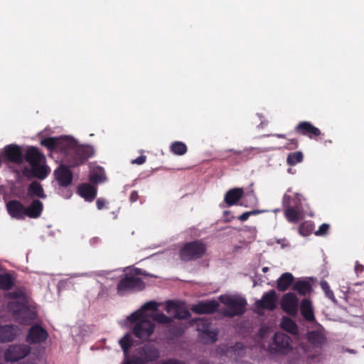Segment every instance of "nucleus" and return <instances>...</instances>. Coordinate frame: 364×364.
Masks as SVG:
<instances>
[{
	"label": "nucleus",
	"mask_w": 364,
	"mask_h": 364,
	"mask_svg": "<svg viewBox=\"0 0 364 364\" xmlns=\"http://www.w3.org/2000/svg\"><path fill=\"white\" fill-rule=\"evenodd\" d=\"M206 250L205 245L200 241L186 243L180 250V257L183 261H190L202 257Z\"/></svg>",
	"instance_id": "7"
},
{
	"label": "nucleus",
	"mask_w": 364,
	"mask_h": 364,
	"mask_svg": "<svg viewBox=\"0 0 364 364\" xmlns=\"http://www.w3.org/2000/svg\"><path fill=\"white\" fill-rule=\"evenodd\" d=\"M97 206L98 209H102L105 206V200L103 199L99 198L97 200Z\"/></svg>",
	"instance_id": "47"
},
{
	"label": "nucleus",
	"mask_w": 364,
	"mask_h": 364,
	"mask_svg": "<svg viewBox=\"0 0 364 364\" xmlns=\"http://www.w3.org/2000/svg\"><path fill=\"white\" fill-rule=\"evenodd\" d=\"M131 321L136 322L133 333L136 337L143 341H146L153 333L155 325L150 320L144 316L143 312L136 311L128 317Z\"/></svg>",
	"instance_id": "3"
},
{
	"label": "nucleus",
	"mask_w": 364,
	"mask_h": 364,
	"mask_svg": "<svg viewBox=\"0 0 364 364\" xmlns=\"http://www.w3.org/2000/svg\"><path fill=\"white\" fill-rule=\"evenodd\" d=\"M220 301L225 306L221 310L224 316L234 317L243 314L246 310V300L236 295H222L219 297Z\"/></svg>",
	"instance_id": "2"
},
{
	"label": "nucleus",
	"mask_w": 364,
	"mask_h": 364,
	"mask_svg": "<svg viewBox=\"0 0 364 364\" xmlns=\"http://www.w3.org/2000/svg\"><path fill=\"white\" fill-rule=\"evenodd\" d=\"M299 233L304 236H306V235H309V231H306L305 230V225L303 224L301 225L299 228Z\"/></svg>",
	"instance_id": "46"
},
{
	"label": "nucleus",
	"mask_w": 364,
	"mask_h": 364,
	"mask_svg": "<svg viewBox=\"0 0 364 364\" xmlns=\"http://www.w3.org/2000/svg\"><path fill=\"white\" fill-rule=\"evenodd\" d=\"M93 154L92 149L88 146H80L76 143L75 147L72 151V161H70V166H78L90 157Z\"/></svg>",
	"instance_id": "11"
},
{
	"label": "nucleus",
	"mask_w": 364,
	"mask_h": 364,
	"mask_svg": "<svg viewBox=\"0 0 364 364\" xmlns=\"http://www.w3.org/2000/svg\"><path fill=\"white\" fill-rule=\"evenodd\" d=\"M287 201L292 208L301 207L300 195L298 193H291L290 191H288L283 197V206L284 208H287L285 201Z\"/></svg>",
	"instance_id": "27"
},
{
	"label": "nucleus",
	"mask_w": 364,
	"mask_h": 364,
	"mask_svg": "<svg viewBox=\"0 0 364 364\" xmlns=\"http://www.w3.org/2000/svg\"><path fill=\"white\" fill-rule=\"evenodd\" d=\"M301 311L303 316L309 321H314V315L311 302L308 299L303 300L301 305Z\"/></svg>",
	"instance_id": "29"
},
{
	"label": "nucleus",
	"mask_w": 364,
	"mask_h": 364,
	"mask_svg": "<svg viewBox=\"0 0 364 364\" xmlns=\"http://www.w3.org/2000/svg\"><path fill=\"white\" fill-rule=\"evenodd\" d=\"M48 337L47 331L38 325L33 326L28 333L27 341L30 343H40Z\"/></svg>",
	"instance_id": "16"
},
{
	"label": "nucleus",
	"mask_w": 364,
	"mask_h": 364,
	"mask_svg": "<svg viewBox=\"0 0 364 364\" xmlns=\"http://www.w3.org/2000/svg\"><path fill=\"white\" fill-rule=\"evenodd\" d=\"M218 306V302L213 300L195 304L192 306L191 309L197 314H211L214 312Z\"/></svg>",
	"instance_id": "19"
},
{
	"label": "nucleus",
	"mask_w": 364,
	"mask_h": 364,
	"mask_svg": "<svg viewBox=\"0 0 364 364\" xmlns=\"http://www.w3.org/2000/svg\"><path fill=\"white\" fill-rule=\"evenodd\" d=\"M25 159L34 169L38 178L43 179L47 176L49 170L45 164L46 158L38 149L33 146L28 148L25 154Z\"/></svg>",
	"instance_id": "4"
},
{
	"label": "nucleus",
	"mask_w": 364,
	"mask_h": 364,
	"mask_svg": "<svg viewBox=\"0 0 364 364\" xmlns=\"http://www.w3.org/2000/svg\"><path fill=\"white\" fill-rule=\"evenodd\" d=\"M259 211L253 210L250 212H245L238 217V219L241 221H245L248 219L250 215H256Z\"/></svg>",
	"instance_id": "43"
},
{
	"label": "nucleus",
	"mask_w": 364,
	"mask_h": 364,
	"mask_svg": "<svg viewBox=\"0 0 364 364\" xmlns=\"http://www.w3.org/2000/svg\"><path fill=\"white\" fill-rule=\"evenodd\" d=\"M78 193L87 201H92L97 195V189L89 183H83L79 186Z\"/></svg>",
	"instance_id": "22"
},
{
	"label": "nucleus",
	"mask_w": 364,
	"mask_h": 364,
	"mask_svg": "<svg viewBox=\"0 0 364 364\" xmlns=\"http://www.w3.org/2000/svg\"><path fill=\"white\" fill-rule=\"evenodd\" d=\"M132 275H127L124 279H121L117 285V292L122 295L128 291L134 290H142L144 287V283L139 277H136L137 275H145L149 276L139 269H134Z\"/></svg>",
	"instance_id": "5"
},
{
	"label": "nucleus",
	"mask_w": 364,
	"mask_h": 364,
	"mask_svg": "<svg viewBox=\"0 0 364 364\" xmlns=\"http://www.w3.org/2000/svg\"><path fill=\"white\" fill-rule=\"evenodd\" d=\"M152 318L154 321L162 324H168L171 323L173 320L171 317H168L163 313L153 314Z\"/></svg>",
	"instance_id": "38"
},
{
	"label": "nucleus",
	"mask_w": 364,
	"mask_h": 364,
	"mask_svg": "<svg viewBox=\"0 0 364 364\" xmlns=\"http://www.w3.org/2000/svg\"><path fill=\"white\" fill-rule=\"evenodd\" d=\"M244 191L240 188H235L229 190L225 196L224 200L228 205L236 204L243 196Z\"/></svg>",
	"instance_id": "21"
},
{
	"label": "nucleus",
	"mask_w": 364,
	"mask_h": 364,
	"mask_svg": "<svg viewBox=\"0 0 364 364\" xmlns=\"http://www.w3.org/2000/svg\"><path fill=\"white\" fill-rule=\"evenodd\" d=\"M145 161H146V156H140L138 158H136V159L133 160L132 161V163L141 165V164H143L145 162Z\"/></svg>",
	"instance_id": "45"
},
{
	"label": "nucleus",
	"mask_w": 364,
	"mask_h": 364,
	"mask_svg": "<svg viewBox=\"0 0 364 364\" xmlns=\"http://www.w3.org/2000/svg\"><path fill=\"white\" fill-rule=\"evenodd\" d=\"M59 137H49L41 141V144L49 149H59Z\"/></svg>",
	"instance_id": "33"
},
{
	"label": "nucleus",
	"mask_w": 364,
	"mask_h": 364,
	"mask_svg": "<svg viewBox=\"0 0 364 364\" xmlns=\"http://www.w3.org/2000/svg\"><path fill=\"white\" fill-rule=\"evenodd\" d=\"M321 287L322 289L324 291V292L326 293V296L330 299H331L333 301H336V299H335V296L333 295V293L330 289V287H329L328 282H326V281H322L321 282Z\"/></svg>",
	"instance_id": "40"
},
{
	"label": "nucleus",
	"mask_w": 364,
	"mask_h": 364,
	"mask_svg": "<svg viewBox=\"0 0 364 364\" xmlns=\"http://www.w3.org/2000/svg\"><path fill=\"white\" fill-rule=\"evenodd\" d=\"M55 176L61 186H68L73 180V173L66 166L61 165L55 171Z\"/></svg>",
	"instance_id": "17"
},
{
	"label": "nucleus",
	"mask_w": 364,
	"mask_h": 364,
	"mask_svg": "<svg viewBox=\"0 0 364 364\" xmlns=\"http://www.w3.org/2000/svg\"><path fill=\"white\" fill-rule=\"evenodd\" d=\"M166 311L174 318L185 319L190 316V313L186 309L184 304L179 301H167Z\"/></svg>",
	"instance_id": "12"
},
{
	"label": "nucleus",
	"mask_w": 364,
	"mask_h": 364,
	"mask_svg": "<svg viewBox=\"0 0 364 364\" xmlns=\"http://www.w3.org/2000/svg\"><path fill=\"white\" fill-rule=\"evenodd\" d=\"M299 301L296 296L293 293L284 294L282 299L281 306L282 309L291 316L296 314Z\"/></svg>",
	"instance_id": "14"
},
{
	"label": "nucleus",
	"mask_w": 364,
	"mask_h": 364,
	"mask_svg": "<svg viewBox=\"0 0 364 364\" xmlns=\"http://www.w3.org/2000/svg\"><path fill=\"white\" fill-rule=\"evenodd\" d=\"M293 289L304 296L311 291V287L308 282L299 281L294 284Z\"/></svg>",
	"instance_id": "32"
},
{
	"label": "nucleus",
	"mask_w": 364,
	"mask_h": 364,
	"mask_svg": "<svg viewBox=\"0 0 364 364\" xmlns=\"http://www.w3.org/2000/svg\"><path fill=\"white\" fill-rule=\"evenodd\" d=\"M59 150L71 154L73 149L76 146L77 141L74 139L68 136L59 137Z\"/></svg>",
	"instance_id": "25"
},
{
	"label": "nucleus",
	"mask_w": 364,
	"mask_h": 364,
	"mask_svg": "<svg viewBox=\"0 0 364 364\" xmlns=\"http://www.w3.org/2000/svg\"><path fill=\"white\" fill-rule=\"evenodd\" d=\"M13 285V281L11 275L1 274L0 275V288L3 289H9Z\"/></svg>",
	"instance_id": "36"
},
{
	"label": "nucleus",
	"mask_w": 364,
	"mask_h": 364,
	"mask_svg": "<svg viewBox=\"0 0 364 364\" xmlns=\"http://www.w3.org/2000/svg\"><path fill=\"white\" fill-rule=\"evenodd\" d=\"M43 210V203L39 200H33L31 205L26 208V216L36 218L40 216Z\"/></svg>",
	"instance_id": "24"
},
{
	"label": "nucleus",
	"mask_w": 364,
	"mask_h": 364,
	"mask_svg": "<svg viewBox=\"0 0 364 364\" xmlns=\"http://www.w3.org/2000/svg\"><path fill=\"white\" fill-rule=\"evenodd\" d=\"M268 270H269V268L267 267H264L262 268V272L264 273L267 272Z\"/></svg>",
	"instance_id": "50"
},
{
	"label": "nucleus",
	"mask_w": 364,
	"mask_h": 364,
	"mask_svg": "<svg viewBox=\"0 0 364 364\" xmlns=\"http://www.w3.org/2000/svg\"><path fill=\"white\" fill-rule=\"evenodd\" d=\"M278 301V296L274 290H270L263 294L261 299L257 300L255 303V311L262 314L264 309L273 311L276 309Z\"/></svg>",
	"instance_id": "9"
},
{
	"label": "nucleus",
	"mask_w": 364,
	"mask_h": 364,
	"mask_svg": "<svg viewBox=\"0 0 364 364\" xmlns=\"http://www.w3.org/2000/svg\"><path fill=\"white\" fill-rule=\"evenodd\" d=\"M21 333V328L16 325L0 326V343L11 342Z\"/></svg>",
	"instance_id": "15"
},
{
	"label": "nucleus",
	"mask_w": 364,
	"mask_h": 364,
	"mask_svg": "<svg viewBox=\"0 0 364 364\" xmlns=\"http://www.w3.org/2000/svg\"><path fill=\"white\" fill-rule=\"evenodd\" d=\"M280 326L282 328L292 334H295L298 331L296 324L294 322L293 320L288 317H284L282 318Z\"/></svg>",
	"instance_id": "30"
},
{
	"label": "nucleus",
	"mask_w": 364,
	"mask_h": 364,
	"mask_svg": "<svg viewBox=\"0 0 364 364\" xmlns=\"http://www.w3.org/2000/svg\"><path fill=\"white\" fill-rule=\"evenodd\" d=\"M277 136L279 138H285V135L284 134H278Z\"/></svg>",
	"instance_id": "51"
},
{
	"label": "nucleus",
	"mask_w": 364,
	"mask_h": 364,
	"mask_svg": "<svg viewBox=\"0 0 364 364\" xmlns=\"http://www.w3.org/2000/svg\"><path fill=\"white\" fill-rule=\"evenodd\" d=\"M31 351V348L26 345H11L5 352V360L9 362H16L25 358Z\"/></svg>",
	"instance_id": "10"
},
{
	"label": "nucleus",
	"mask_w": 364,
	"mask_h": 364,
	"mask_svg": "<svg viewBox=\"0 0 364 364\" xmlns=\"http://www.w3.org/2000/svg\"><path fill=\"white\" fill-rule=\"evenodd\" d=\"M287 208H284V215L291 223H297L302 218V208L301 207H294L292 208L287 201H285Z\"/></svg>",
	"instance_id": "20"
},
{
	"label": "nucleus",
	"mask_w": 364,
	"mask_h": 364,
	"mask_svg": "<svg viewBox=\"0 0 364 364\" xmlns=\"http://www.w3.org/2000/svg\"><path fill=\"white\" fill-rule=\"evenodd\" d=\"M159 304L156 301H149L144 304L142 307V311H147V310H156L158 308Z\"/></svg>",
	"instance_id": "42"
},
{
	"label": "nucleus",
	"mask_w": 364,
	"mask_h": 364,
	"mask_svg": "<svg viewBox=\"0 0 364 364\" xmlns=\"http://www.w3.org/2000/svg\"><path fill=\"white\" fill-rule=\"evenodd\" d=\"M28 193L41 198H46V195L44 194L41 185L37 181H33L30 184Z\"/></svg>",
	"instance_id": "31"
},
{
	"label": "nucleus",
	"mask_w": 364,
	"mask_h": 364,
	"mask_svg": "<svg viewBox=\"0 0 364 364\" xmlns=\"http://www.w3.org/2000/svg\"><path fill=\"white\" fill-rule=\"evenodd\" d=\"M329 229V225L328 224H323L320 226L319 229L316 232V235H323L327 233Z\"/></svg>",
	"instance_id": "44"
},
{
	"label": "nucleus",
	"mask_w": 364,
	"mask_h": 364,
	"mask_svg": "<svg viewBox=\"0 0 364 364\" xmlns=\"http://www.w3.org/2000/svg\"><path fill=\"white\" fill-rule=\"evenodd\" d=\"M90 180L95 183L103 182L105 180V173L102 171H93L90 176Z\"/></svg>",
	"instance_id": "39"
},
{
	"label": "nucleus",
	"mask_w": 364,
	"mask_h": 364,
	"mask_svg": "<svg viewBox=\"0 0 364 364\" xmlns=\"http://www.w3.org/2000/svg\"><path fill=\"white\" fill-rule=\"evenodd\" d=\"M308 339L316 347H320L326 342V335L322 329L309 332Z\"/></svg>",
	"instance_id": "23"
},
{
	"label": "nucleus",
	"mask_w": 364,
	"mask_h": 364,
	"mask_svg": "<svg viewBox=\"0 0 364 364\" xmlns=\"http://www.w3.org/2000/svg\"><path fill=\"white\" fill-rule=\"evenodd\" d=\"M171 149L175 154L183 155L186 152L187 147L185 144L176 141L172 144Z\"/></svg>",
	"instance_id": "37"
},
{
	"label": "nucleus",
	"mask_w": 364,
	"mask_h": 364,
	"mask_svg": "<svg viewBox=\"0 0 364 364\" xmlns=\"http://www.w3.org/2000/svg\"><path fill=\"white\" fill-rule=\"evenodd\" d=\"M22 175L25 177H27L28 178H31L33 177H36V172L34 171V169L31 166V168L28 167H24L22 169Z\"/></svg>",
	"instance_id": "41"
},
{
	"label": "nucleus",
	"mask_w": 364,
	"mask_h": 364,
	"mask_svg": "<svg viewBox=\"0 0 364 364\" xmlns=\"http://www.w3.org/2000/svg\"><path fill=\"white\" fill-rule=\"evenodd\" d=\"M119 343H120L121 347L123 349L124 353L126 355L124 360L126 358H129L127 357V353H128L129 348L131 347V346L132 344V341L131 336L129 334L125 335L123 338H122L120 339Z\"/></svg>",
	"instance_id": "35"
},
{
	"label": "nucleus",
	"mask_w": 364,
	"mask_h": 364,
	"mask_svg": "<svg viewBox=\"0 0 364 364\" xmlns=\"http://www.w3.org/2000/svg\"><path fill=\"white\" fill-rule=\"evenodd\" d=\"M303 159V154L301 151H296L291 153L288 155L287 162L290 166H294L296 164L301 162Z\"/></svg>",
	"instance_id": "34"
},
{
	"label": "nucleus",
	"mask_w": 364,
	"mask_h": 364,
	"mask_svg": "<svg viewBox=\"0 0 364 364\" xmlns=\"http://www.w3.org/2000/svg\"><path fill=\"white\" fill-rule=\"evenodd\" d=\"M138 197L139 196H138L137 192L134 191L130 195V200L132 202H134V201H136L137 200Z\"/></svg>",
	"instance_id": "48"
},
{
	"label": "nucleus",
	"mask_w": 364,
	"mask_h": 364,
	"mask_svg": "<svg viewBox=\"0 0 364 364\" xmlns=\"http://www.w3.org/2000/svg\"><path fill=\"white\" fill-rule=\"evenodd\" d=\"M291 349V338L284 333H276L269 344L272 353L286 354Z\"/></svg>",
	"instance_id": "8"
},
{
	"label": "nucleus",
	"mask_w": 364,
	"mask_h": 364,
	"mask_svg": "<svg viewBox=\"0 0 364 364\" xmlns=\"http://www.w3.org/2000/svg\"><path fill=\"white\" fill-rule=\"evenodd\" d=\"M162 364H180V363L178 361H177V360H168L166 362H164Z\"/></svg>",
	"instance_id": "49"
},
{
	"label": "nucleus",
	"mask_w": 364,
	"mask_h": 364,
	"mask_svg": "<svg viewBox=\"0 0 364 364\" xmlns=\"http://www.w3.org/2000/svg\"><path fill=\"white\" fill-rule=\"evenodd\" d=\"M13 301L8 304V309L11 312L14 319L24 325L31 323L36 318L35 308L28 304V299L25 293L16 290L9 294Z\"/></svg>",
	"instance_id": "1"
},
{
	"label": "nucleus",
	"mask_w": 364,
	"mask_h": 364,
	"mask_svg": "<svg viewBox=\"0 0 364 364\" xmlns=\"http://www.w3.org/2000/svg\"><path fill=\"white\" fill-rule=\"evenodd\" d=\"M159 357V352L156 348L145 346L138 349L131 358L124 360L122 364H147L155 360Z\"/></svg>",
	"instance_id": "6"
},
{
	"label": "nucleus",
	"mask_w": 364,
	"mask_h": 364,
	"mask_svg": "<svg viewBox=\"0 0 364 364\" xmlns=\"http://www.w3.org/2000/svg\"><path fill=\"white\" fill-rule=\"evenodd\" d=\"M293 281L294 277L291 273H284L277 282V288L280 291H284L292 284Z\"/></svg>",
	"instance_id": "26"
},
{
	"label": "nucleus",
	"mask_w": 364,
	"mask_h": 364,
	"mask_svg": "<svg viewBox=\"0 0 364 364\" xmlns=\"http://www.w3.org/2000/svg\"><path fill=\"white\" fill-rule=\"evenodd\" d=\"M196 323L198 331L201 332V337L206 342L213 343L216 341L217 333L210 328V323L205 318H198L193 321Z\"/></svg>",
	"instance_id": "13"
},
{
	"label": "nucleus",
	"mask_w": 364,
	"mask_h": 364,
	"mask_svg": "<svg viewBox=\"0 0 364 364\" xmlns=\"http://www.w3.org/2000/svg\"><path fill=\"white\" fill-rule=\"evenodd\" d=\"M296 129L302 134H311L314 136H318L321 134V132L318 128L314 127L311 124L307 122L299 124Z\"/></svg>",
	"instance_id": "28"
},
{
	"label": "nucleus",
	"mask_w": 364,
	"mask_h": 364,
	"mask_svg": "<svg viewBox=\"0 0 364 364\" xmlns=\"http://www.w3.org/2000/svg\"><path fill=\"white\" fill-rule=\"evenodd\" d=\"M7 210L13 217L18 219L26 216V208L18 200H11L6 204Z\"/></svg>",
	"instance_id": "18"
}]
</instances>
